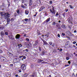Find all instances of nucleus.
<instances>
[{"mask_svg":"<svg viewBox=\"0 0 77 77\" xmlns=\"http://www.w3.org/2000/svg\"><path fill=\"white\" fill-rule=\"evenodd\" d=\"M23 59H26V56H23Z\"/></svg>","mask_w":77,"mask_h":77,"instance_id":"nucleus-43","label":"nucleus"},{"mask_svg":"<svg viewBox=\"0 0 77 77\" xmlns=\"http://www.w3.org/2000/svg\"><path fill=\"white\" fill-rule=\"evenodd\" d=\"M14 18H12L11 20H10V21H14Z\"/></svg>","mask_w":77,"mask_h":77,"instance_id":"nucleus-35","label":"nucleus"},{"mask_svg":"<svg viewBox=\"0 0 77 77\" xmlns=\"http://www.w3.org/2000/svg\"><path fill=\"white\" fill-rule=\"evenodd\" d=\"M13 65H13V64H11L10 65V67H12V66H13Z\"/></svg>","mask_w":77,"mask_h":77,"instance_id":"nucleus-37","label":"nucleus"},{"mask_svg":"<svg viewBox=\"0 0 77 77\" xmlns=\"http://www.w3.org/2000/svg\"><path fill=\"white\" fill-rule=\"evenodd\" d=\"M49 3L50 4H52L53 2H52V1H51L49 2Z\"/></svg>","mask_w":77,"mask_h":77,"instance_id":"nucleus-45","label":"nucleus"},{"mask_svg":"<svg viewBox=\"0 0 77 77\" xmlns=\"http://www.w3.org/2000/svg\"><path fill=\"white\" fill-rule=\"evenodd\" d=\"M29 3H32V0H30L29 1Z\"/></svg>","mask_w":77,"mask_h":77,"instance_id":"nucleus-47","label":"nucleus"},{"mask_svg":"<svg viewBox=\"0 0 77 77\" xmlns=\"http://www.w3.org/2000/svg\"><path fill=\"white\" fill-rule=\"evenodd\" d=\"M9 38L10 39H14V38H13V36L12 35H11L9 36Z\"/></svg>","mask_w":77,"mask_h":77,"instance_id":"nucleus-16","label":"nucleus"},{"mask_svg":"<svg viewBox=\"0 0 77 77\" xmlns=\"http://www.w3.org/2000/svg\"><path fill=\"white\" fill-rule=\"evenodd\" d=\"M76 32H77V31L76 30H75L74 31V33H76Z\"/></svg>","mask_w":77,"mask_h":77,"instance_id":"nucleus-59","label":"nucleus"},{"mask_svg":"<svg viewBox=\"0 0 77 77\" xmlns=\"http://www.w3.org/2000/svg\"><path fill=\"white\" fill-rule=\"evenodd\" d=\"M25 12L26 15H28V14H29V11H27V10H25Z\"/></svg>","mask_w":77,"mask_h":77,"instance_id":"nucleus-22","label":"nucleus"},{"mask_svg":"<svg viewBox=\"0 0 77 77\" xmlns=\"http://www.w3.org/2000/svg\"><path fill=\"white\" fill-rule=\"evenodd\" d=\"M18 46L19 47H22V45H21V44H18Z\"/></svg>","mask_w":77,"mask_h":77,"instance_id":"nucleus-26","label":"nucleus"},{"mask_svg":"<svg viewBox=\"0 0 77 77\" xmlns=\"http://www.w3.org/2000/svg\"><path fill=\"white\" fill-rule=\"evenodd\" d=\"M21 68L22 70H26V65H25L24 64L21 66Z\"/></svg>","mask_w":77,"mask_h":77,"instance_id":"nucleus-3","label":"nucleus"},{"mask_svg":"<svg viewBox=\"0 0 77 77\" xmlns=\"http://www.w3.org/2000/svg\"><path fill=\"white\" fill-rule=\"evenodd\" d=\"M68 63H69V64H70L71 63V62L70 61H68Z\"/></svg>","mask_w":77,"mask_h":77,"instance_id":"nucleus-51","label":"nucleus"},{"mask_svg":"<svg viewBox=\"0 0 77 77\" xmlns=\"http://www.w3.org/2000/svg\"><path fill=\"white\" fill-rule=\"evenodd\" d=\"M54 45H55L54 44H53L52 45V47H54Z\"/></svg>","mask_w":77,"mask_h":77,"instance_id":"nucleus-61","label":"nucleus"},{"mask_svg":"<svg viewBox=\"0 0 77 77\" xmlns=\"http://www.w3.org/2000/svg\"><path fill=\"white\" fill-rule=\"evenodd\" d=\"M59 50L60 51H62V48L60 49L59 48H58V50Z\"/></svg>","mask_w":77,"mask_h":77,"instance_id":"nucleus-31","label":"nucleus"},{"mask_svg":"<svg viewBox=\"0 0 77 77\" xmlns=\"http://www.w3.org/2000/svg\"><path fill=\"white\" fill-rule=\"evenodd\" d=\"M67 20L68 23H71V22L73 21V19L72 17H69L68 18Z\"/></svg>","mask_w":77,"mask_h":77,"instance_id":"nucleus-4","label":"nucleus"},{"mask_svg":"<svg viewBox=\"0 0 77 77\" xmlns=\"http://www.w3.org/2000/svg\"><path fill=\"white\" fill-rule=\"evenodd\" d=\"M24 5H25V6H27V4H24Z\"/></svg>","mask_w":77,"mask_h":77,"instance_id":"nucleus-58","label":"nucleus"},{"mask_svg":"<svg viewBox=\"0 0 77 77\" xmlns=\"http://www.w3.org/2000/svg\"><path fill=\"white\" fill-rule=\"evenodd\" d=\"M55 24H56V22H53L52 23V25L54 26H55Z\"/></svg>","mask_w":77,"mask_h":77,"instance_id":"nucleus-23","label":"nucleus"},{"mask_svg":"<svg viewBox=\"0 0 77 77\" xmlns=\"http://www.w3.org/2000/svg\"><path fill=\"white\" fill-rule=\"evenodd\" d=\"M49 35H49V33H47L46 34V36L47 37V38H48V36H49Z\"/></svg>","mask_w":77,"mask_h":77,"instance_id":"nucleus-25","label":"nucleus"},{"mask_svg":"<svg viewBox=\"0 0 77 77\" xmlns=\"http://www.w3.org/2000/svg\"><path fill=\"white\" fill-rule=\"evenodd\" d=\"M69 43H70V42L69 41H67V42L66 43L65 47H67V45H69Z\"/></svg>","mask_w":77,"mask_h":77,"instance_id":"nucleus-12","label":"nucleus"},{"mask_svg":"<svg viewBox=\"0 0 77 77\" xmlns=\"http://www.w3.org/2000/svg\"><path fill=\"white\" fill-rule=\"evenodd\" d=\"M62 27L63 28V29H66V27L65 26V25L63 24L62 25Z\"/></svg>","mask_w":77,"mask_h":77,"instance_id":"nucleus-18","label":"nucleus"},{"mask_svg":"<svg viewBox=\"0 0 77 77\" xmlns=\"http://www.w3.org/2000/svg\"><path fill=\"white\" fill-rule=\"evenodd\" d=\"M73 47H74V48H77V47H75V46L73 45Z\"/></svg>","mask_w":77,"mask_h":77,"instance_id":"nucleus-50","label":"nucleus"},{"mask_svg":"<svg viewBox=\"0 0 77 77\" xmlns=\"http://www.w3.org/2000/svg\"><path fill=\"white\" fill-rule=\"evenodd\" d=\"M24 0H22V3H24Z\"/></svg>","mask_w":77,"mask_h":77,"instance_id":"nucleus-57","label":"nucleus"},{"mask_svg":"<svg viewBox=\"0 0 77 77\" xmlns=\"http://www.w3.org/2000/svg\"><path fill=\"white\" fill-rule=\"evenodd\" d=\"M2 28H3V27H0V30H1V29H2Z\"/></svg>","mask_w":77,"mask_h":77,"instance_id":"nucleus-64","label":"nucleus"},{"mask_svg":"<svg viewBox=\"0 0 77 77\" xmlns=\"http://www.w3.org/2000/svg\"><path fill=\"white\" fill-rule=\"evenodd\" d=\"M29 6H31V5H32V2H29Z\"/></svg>","mask_w":77,"mask_h":77,"instance_id":"nucleus-34","label":"nucleus"},{"mask_svg":"<svg viewBox=\"0 0 77 77\" xmlns=\"http://www.w3.org/2000/svg\"><path fill=\"white\" fill-rule=\"evenodd\" d=\"M69 7L71 9H74V7H72V6L71 5H70Z\"/></svg>","mask_w":77,"mask_h":77,"instance_id":"nucleus-27","label":"nucleus"},{"mask_svg":"<svg viewBox=\"0 0 77 77\" xmlns=\"http://www.w3.org/2000/svg\"><path fill=\"white\" fill-rule=\"evenodd\" d=\"M45 54V53L44 52H42V55H44V54Z\"/></svg>","mask_w":77,"mask_h":77,"instance_id":"nucleus-32","label":"nucleus"},{"mask_svg":"<svg viewBox=\"0 0 77 77\" xmlns=\"http://www.w3.org/2000/svg\"><path fill=\"white\" fill-rule=\"evenodd\" d=\"M19 72H21V70L20 69L19 70Z\"/></svg>","mask_w":77,"mask_h":77,"instance_id":"nucleus-49","label":"nucleus"},{"mask_svg":"<svg viewBox=\"0 0 77 77\" xmlns=\"http://www.w3.org/2000/svg\"><path fill=\"white\" fill-rule=\"evenodd\" d=\"M25 21H28V19H25Z\"/></svg>","mask_w":77,"mask_h":77,"instance_id":"nucleus-46","label":"nucleus"},{"mask_svg":"<svg viewBox=\"0 0 77 77\" xmlns=\"http://www.w3.org/2000/svg\"><path fill=\"white\" fill-rule=\"evenodd\" d=\"M28 75H27V73H26L25 74H24V76H25V77H27Z\"/></svg>","mask_w":77,"mask_h":77,"instance_id":"nucleus-29","label":"nucleus"},{"mask_svg":"<svg viewBox=\"0 0 77 77\" xmlns=\"http://www.w3.org/2000/svg\"><path fill=\"white\" fill-rule=\"evenodd\" d=\"M56 26L57 27V28L58 29H61L60 26V25L58 23H57L56 24Z\"/></svg>","mask_w":77,"mask_h":77,"instance_id":"nucleus-8","label":"nucleus"},{"mask_svg":"<svg viewBox=\"0 0 77 77\" xmlns=\"http://www.w3.org/2000/svg\"><path fill=\"white\" fill-rule=\"evenodd\" d=\"M26 40L27 41H29V39L28 38H26Z\"/></svg>","mask_w":77,"mask_h":77,"instance_id":"nucleus-40","label":"nucleus"},{"mask_svg":"<svg viewBox=\"0 0 77 77\" xmlns=\"http://www.w3.org/2000/svg\"><path fill=\"white\" fill-rule=\"evenodd\" d=\"M77 42H75V41H74L73 42V44H76Z\"/></svg>","mask_w":77,"mask_h":77,"instance_id":"nucleus-41","label":"nucleus"},{"mask_svg":"<svg viewBox=\"0 0 77 77\" xmlns=\"http://www.w3.org/2000/svg\"><path fill=\"white\" fill-rule=\"evenodd\" d=\"M69 59V58L68 57H66V60H68Z\"/></svg>","mask_w":77,"mask_h":77,"instance_id":"nucleus-33","label":"nucleus"},{"mask_svg":"<svg viewBox=\"0 0 77 77\" xmlns=\"http://www.w3.org/2000/svg\"><path fill=\"white\" fill-rule=\"evenodd\" d=\"M31 77H35V73H33L32 75H30Z\"/></svg>","mask_w":77,"mask_h":77,"instance_id":"nucleus-21","label":"nucleus"},{"mask_svg":"<svg viewBox=\"0 0 77 77\" xmlns=\"http://www.w3.org/2000/svg\"><path fill=\"white\" fill-rule=\"evenodd\" d=\"M41 40H42V41L43 42L45 41V40H44L43 39H42Z\"/></svg>","mask_w":77,"mask_h":77,"instance_id":"nucleus-48","label":"nucleus"},{"mask_svg":"<svg viewBox=\"0 0 77 77\" xmlns=\"http://www.w3.org/2000/svg\"><path fill=\"white\" fill-rule=\"evenodd\" d=\"M36 14H36L35 15H34V17H36Z\"/></svg>","mask_w":77,"mask_h":77,"instance_id":"nucleus-62","label":"nucleus"},{"mask_svg":"<svg viewBox=\"0 0 77 77\" xmlns=\"http://www.w3.org/2000/svg\"><path fill=\"white\" fill-rule=\"evenodd\" d=\"M20 34H17L15 36V38L16 39H20Z\"/></svg>","mask_w":77,"mask_h":77,"instance_id":"nucleus-7","label":"nucleus"},{"mask_svg":"<svg viewBox=\"0 0 77 77\" xmlns=\"http://www.w3.org/2000/svg\"><path fill=\"white\" fill-rule=\"evenodd\" d=\"M50 11L52 13V14H53L54 15H55V14H56V11H55L54 10H53V11H52V10H51V9H50Z\"/></svg>","mask_w":77,"mask_h":77,"instance_id":"nucleus-9","label":"nucleus"},{"mask_svg":"<svg viewBox=\"0 0 77 77\" xmlns=\"http://www.w3.org/2000/svg\"><path fill=\"white\" fill-rule=\"evenodd\" d=\"M43 61H44V60H42L41 59L38 60V63H39V62H42Z\"/></svg>","mask_w":77,"mask_h":77,"instance_id":"nucleus-19","label":"nucleus"},{"mask_svg":"<svg viewBox=\"0 0 77 77\" xmlns=\"http://www.w3.org/2000/svg\"><path fill=\"white\" fill-rule=\"evenodd\" d=\"M0 61H1V62H7L6 61V59L3 57H2L0 58Z\"/></svg>","mask_w":77,"mask_h":77,"instance_id":"nucleus-2","label":"nucleus"},{"mask_svg":"<svg viewBox=\"0 0 77 77\" xmlns=\"http://www.w3.org/2000/svg\"><path fill=\"white\" fill-rule=\"evenodd\" d=\"M57 36H58V37H59V38H60V35L59 34H58L57 35Z\"/></svg>","mask_w":77,"mask_h":77,"instance_id":"nucleus-52","label":"nucleus"},{"mask_svg":"<svg viewBox=\"0 0 77 77\" xmlns=\"http://www.w3.org/2000/svg\"><path fill=\"white\" fill-rule=\"evenodd\" d=\"M34 44H33V46H36V45H38L39 44V43L38 42V41H36L35 42Z\"/></svg>","mask_w":77,"mask_h":77,"instance_id":"nucleus-6","label":"nucleus"},{"mask_svg":"<svg viewBox=\"0 0 77 77\" xmlns=\"http://www.w3.org/2000/svg\"><path fill=\"white\" fill-rule=\"evenodd\" d=\"M17 12L19 15H20V10H17Z\"/></svg>","mask_w":77,"mask_h":77,"instance_id":"nucleus-20","label":"nucleus"},{"mask_svg":"<svg viewBox=\"0 0 77 77\" xmlns=\"http://www.w3.org/2000/svg\"><path fill=\"white\" fill-rule=\"evenodd\" d=\"M27 43L26 42H25V45H27Z\"/></svg>","mask_w":77,"mask_h":77,"instance_id":"nucleus-60","label":"nucleus"},{"mask_svg":"<svg viewBox=\"0 0 77 77\" xmlns=\"http://www.w3.org/2000/svg\"><path fill=\"white\" fill-rule=\"evenodd\" d=\"M43 45H49L48 43H47V42L46 41H44L43 42Z\"/></svg>","mask_w":77,"mask_h":77,"instance_id":"nucleus-14","label":"nucleus"},{"mask_svg":"<svg viewBox=\"0 0 77 77\" xmlns=\"http://www.w3.org/2000/svg\"><path fill=\"white\" fill-rule=\"evenodd\" d=\"M56 16H58V15H59V13H58V12H57V13L56 14Z\"/></svg>","mask_w":77,"mask_h":77,"instance_id":"nucleus-42","label":"nucleus"},{"mask_svg":"<svg viewBox=\"0 0 77 77\" xmlns=\"http://www.w3.org/2000/svg\"><path fill=\"white\" fill-rule=\"evenodd\" d=\"M24 56L22 55V56H20L19 57V58L20 59V58H21V57H23Z\"/></svg>","mask_w":77,"mask_h":77,"instance_id":"nucleus-36","label":"nucleus"},{"mask_svg":"<svg viewBox=\"0 0 77 77\" xmlns=\"http://www.w3.org/2000/svg\"><path fill=\"white\" fill-rule=\"evenodd\" d=\"M8 55H9V56L10 57H11L12 56H13V54H12V53L8 52Z\"/></svg>","mask_w":77,"mask_h":77,"instance_id":"nucleus-13","label":"nucleus"},{"mask_svg":"<svg viewBox=\"0 0 77 77\" xmlns=\"http://www.w3.org/2000/svg\"><path fill=\"white\" fill-rule=\"evenodd\" d=\"M50 21V18L49 17L43 22V24H45V23L47 24V23H48Z\"/></svg>","mask_w":77,"mask_h":77,"instance_id":"nucleus-5","label":"nucleus"},{"mask_svg":"<svg viewBox=\"0 0 77 77\" xmlns=\"http://www.w3.org/2000/svg\"><path fill=\"white\" fill-rule=\"evenodd\" d=\"M31 68H33V65H31Z\"/></svg>","mask_w":77,"mask_h":77,"instance_id":"nucleus-54","label":"nucleus"},{"mask_svg":"<svg viewBox=\"0 0 77 77\" xmlns=\"http://www.w3.org/2000/svg\"><path fill=\"white\" fill-rule=\"evenodd\" d=\"M62 36H65V33H62Z\"/></svg>","mask_w":77,"mask_h":77,"instance_id":"nucleus-39","label":"nucleus"},{"mask_svg":"<svg viewBox=\"0 0 77 77\" xmlns=\"http://www.w3.org/2000/svg\"><path fill=\"white\" fill-rule=\"evenodd\" d=\"M66 33H67V34H70V35H71L72 34L71 33V32H70L69 31H67L66 32Z\"/></svg>","mask_w":77,"mask_h":77,"instance_id":"nucleus-17","label":"nucleus"},{"mask_svg":"<svg viewBox=\"0 0 77 77\" xmlns=\"http://www.w3.org/2000/svg\"><path fill=\"white\" fill-rule=\"evenodd\" d=\"M49 45H51L53 43H52V42H49Z\"/></svg>","mask_w":77,"mask_h":77,"instance_id":"nucleus-28","label":"nucleus"},{"mask_svg":"<svg viewBox=\"0 0 77 77\" xmlns=\"http://www.w3.org/2000/svg\"><path fill=\"white\" fill-rule=\"evenodd\" d=\"M21 7H22V8H26V7L23 5H21Z\"/></svg>","mask_w":77,"mask_h":77,"instance_id":"nucleus-24","label":"nucleus"},{"mask_svg":"<svg viewBox=\"0 0 77 77\" xmlns=\"http://www.w3.org/2000/svg\"><path fill=\"white\" fill-rule=\"evenodd\" d=\"M65 11H66V12H67L68 11V9L65 10Z\"/></svg>","mask_w":77,"mask_h":77,"instance_id":"nucleus-56","label":"nucleus"},{"mask_svg":"<svg viewBox=\"0 0 77 77\" xmlns=\"http://www.w3.org/2000/svg\"><path fill=\"white\" fill-rule=\"evenodd\" d=\"M37 35L38 36H39V35H41V33H40V31H39V30H37Z\"/></svg>","mask_w":77,"mask_h":77,"instance_id":"nucleus-15","label":"nucleus"},{"mask_svg":"<svg viewBox=\"0 0 77 77\" xmlns=\"http://www.w3.org/2000/svg\"><path fill=\"white\" fill-rule=\"evenodd\" d=\"M62 15H63V16L65 18V13H64L63 14H62Z\"/></svg>","mask_w":77,"mask_h":77,"instance_id":"nucleus-30","label":"nucleus"},{"mask_svg":"<svg viewBox=\"0 0 77 77\" xmlns=\"http://www.w3.org/2000/svg\"><path fill=\"white\" fill-rule=\"evenodd\" d=\"M5 34L6 35H8V33L7 32H5Z\"/></svg>","mask_w":77,"mask_h":77,"instance_id":"nucleus-38","label":"nucleus"},{"mask_svg":"<svg viewBox=\"0 0 77 77\" xmlns=\"http://www.w3.org/2000/svg\"><path fill=\"white\" fill-rule=\"evenodd\" d=\"M1 16L5 20H7V22L8 24L9 23L10 19L9 18L10 17V14L8 13H4L3 14H1Z\"/></svg>","mask_w":77,"mask_h":77,"instance_id":"nucleus-1","label":"nucleus"},{"mask_svg":"<svg viewBox=\"0 0 77 77\" xmlns=\"http://www.w3.org/2000/svg\"><path fill=\"white\" fill-rule=\"evenodd\" d=\"M0 34L2 37H3V36H4V35H5V33H4V32L3 31H2V32L0 33Z\"/></svg>","mask_w":77,"mask_h":77,"instance_id":"nucleus-11","label":"nucleus"},{"mask_svg":"<svg viewBox=\"0 0 77 77\" xmlns=\"http://www.w3.org/2000/svg\"><path fill=\"white\" fill-rule=\"evenodd\" d=\"M56 52V50L55 49L54 50L53 52Z\"/></svg>","mask_w":77,"mask_h":77,"instance_id":"nucleus-55","label":"nucleus"},{"mask_svg":"<svg viewBox=\"0 0 77 77\" xmlns=\"http://www.w3.org/2000/svg\"><path fill=\"white\" fill-rule=\"evenodd\" d=\"M25 51H26V52H28V49H26Z\"/></svg>","mask_w":77,"mask_h":77,"instance_id":"nucleus-53","label":"nucleus"},{"mask_svg":"<svg viewBox=\"0 0 77 77\" xmlns=\"http://www.w3.org/2000/svg\"><path fill=\"white\" fill-rule=\"evenodd\" d=\"M2 51L1 50H0V53H2Z\"/></svg>","mask_w":77,"mask_h":77,"instance_id":"nucleus-63","label":"nucleus"},{"mask_svg":"<svg viewBox=\"0 0 77 77\" xmlns=\"http://www.w3.org/2000/svg\"><path fill=\"white\" fill-rule=\"evenodd\" d=\"M45 8L44 7H42L39 9V12H41L44 9H45Z\"/></svg>","mask_w":77,"mask_h":77,"instance_id":"nucleus-10","label":"nucleus"},{"mask_svg":"<svg viewBox=\"0 0 77 77\" xmlns=\"http://www.w3.org/2000/svg\"><path fill=\"white\" fill-rule=\"evenodd\" d=\"M69 66V64H67L65 65V66Z\"/></svg>","mask_w":77,"mask_h":77,"instance_id":"nucleus-44","label":"nucleus"}]
</instances>
